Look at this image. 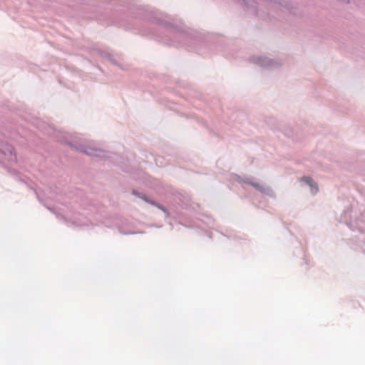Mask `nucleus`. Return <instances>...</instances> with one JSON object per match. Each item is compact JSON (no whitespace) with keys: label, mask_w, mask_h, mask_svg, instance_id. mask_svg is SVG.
<instances>
[{"label":"nucleus","mask_w":365,"mask_h":365,"mask_svg":"<svg viewBox=\"0 0 365 365\" xmlns=\"http://www.w3.org/2000/svg\"><path fill=\"white\" fill-rule=\"evenodd\" d=\"M98 152H100V150H95V149H89L88 150H86V153L88 155H98V154L97 153Z\"/></svg>","instance_id":"2"},{"label":"nucleus","mask_w":365,"mask_h":365,"mask_svg":"<svg viewBox=\"0 0 365 365\" xmlns=\"http://www.w3.org/2000/svg\"><path fill=\"white\" fill-rule=\"evenodd\" d=\"M301 180L306 182L307 184H308L311 187H314V183L313 182L312 179L309 177H304L302 178Z\"/></svg>","instance_id":"1"}]
</instances>
